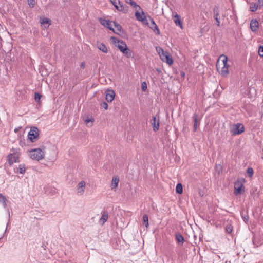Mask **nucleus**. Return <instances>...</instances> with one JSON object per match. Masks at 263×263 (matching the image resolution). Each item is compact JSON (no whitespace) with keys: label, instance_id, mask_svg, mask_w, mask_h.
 I'll list each match as a JSON object with an SVG mask.
<instances>
[{"label":"nucleus","instance_id":"f257e3e1","mask_svg":"<svg viewBox=\"0 0 263 263\" xmlns=\"http://www.w3.org/2000/svg\"><path fill=\"white\" fill-rule=\"evenodd\" d=\"M220 60H221L222 61V67L221 68V71H219V73L222 76L226 77L229 74V65L227 64L228 58L224 54H222L219 57V59L217 61V64L216 65V67L218 70L219 69V67L220 66Z\"/></svg>","mask_w":263,"mask_h":263},{"label":"nucleus","instance_id":"f03ea898","mask_svg":"<svg viewBox=\"0 0 263 263\" xmlns=\"http://www.w3.org/2000/svg\"><path fill=\"white\" fill-rule=\"evenodd\" d=\"M20 148H12L10 150V153L7 156V161L10 165L14 163L19 162V158L21 156Z\"/></svg>","mask_w":263,"mask_h":263},{"label":"nucleus","instance_id":"7ed1b4c3","mask_svg":"<svg viewBox=\"0 0 263 263\" xmlns=\"http://www.w3.org/2000/svg\"><path fill=\"white\" fill-rule=\"evenodd\" d=\"M118 49L127 58L132 56V51L128 48L126 44L124 42L121 40H118L117 44L116 45Z\"/></svg>","mask_w":263,"mask_h":263},{"label":"nucleus","instance_id":"20e7f679","mask_svg":"<svg viewBox=\"0 0 263 263\" xmlns=\"http://www.w3.org/2000/svg\"><path fill=\"white\" fill-rule=\"evenodd\" d=\"M29 156L33 160L39 161L43 158L44 153L40 148H36L28 151Z\"/></svg>","mask_w":263,"mask_h":263},{"label":"nucleus","instance_id":"39448f33","mask_svg":"<svg viewBox=\"0 0 263 263\" xmlns=\"http://www.w3.org/2000/svg\"><path fill=\"white\" fill-rule=\"evenodd\" d=\"M245 130L244 126L241 123L233 124L230 129V133L232 135H237L241 134Z\"/></svg>","mask_w":263,"mask_h":263},{"label":"nucleus","instance_id":"423d86ee","mask_svg":"<svg viewBox=\"0 0 263 263\" xmlns=\"http://www.w3.org/2000/svg\"><path fill=\"white\" fill-rule=\"evenodd\" d=\"M100 23L101 25L104 26V27L109 29L111 30H114V29L112 28V24H114L115 27L118 29L120 30L121 26L118 24H117L116 22H111L109 20H107L104 18H99Z\"/></svg>","mask_w":263,"mask_h":263},{"label":"nucleus","instance_id":"0eeeda50","mask_svg":"<svg viewBox=\"0 0 263 263\" xmlns=\"http://www.w3.org/2000/svg\"><path fill=\"white\" fill-rule=\"evenodd\" d=\"M136 19L140 22H141L146 24H148L147 20L145 13L142 9L137 10L135 14Z\"/></svg>","mask_w":263,"mask_h":263},{"label":"nucleus","instance_id":"6e6552de","mask_svg":"<svg viewBox=\"0 0 263 263\" xmlns=\"http://www.w3.org/2000/svg\"><path fill=\"white\" fill-rule=\"evenodd\" d=\"M39 136L38 129L33 127L31 128L28 134V139L32 142H34Z\"/></svg>","mask_w":263,"mask_h":263},{"label":"nucleus","instance_id":"1a4fd4ad","mask_svg":"<svg viewBox=\"0 0 263 263\" xmlns=\"http://www.w3.org/2000/svg\"><path fill=\"white\" fill-rule=\"evenodd\" d=\"M244 190V187L241 180L238 179L235 183L234 193L235 195L241 194Z\"/></svg>","mask_w":263,"mask_h":263},{"label":"nucleus","instance_id":"9d476101","mask_svg":"<svg viewBox=\"0 0 263 263\" xmlns=\"http://www.w3.org/2000/svg\"><path fill=\"white\" fill-rule=\"evenodd\" d=\"M85 182L83 180L81 181L77 186V194L80 196L83 195L85 192Z\"/></svg>","mask_w":263,"mask_h":263},{"label":"nucleus","instance_id":"9b49d317","mask_svg":"<svg viewBox=\"0 0 263 263\" xmlns=\"http://www.w3.org/2000/svg\"><path fill=\"white\" fill-rule=\"evenodd\" d=\"M150 122L153 126V130L155 132L157 131L159 128V120H157L156 117L153 116Z\"/></svg>","mask_w":263,"mask_h":263},{"label":"nucleus","instance_id":"f8f14e48","mask_svg":"<svg viewBox=\"0 0 263 263\" xmlns=\"http://www.w3.org/2000/svg\"><path fill=\"white\" fill-rule=\"evenodd\" d=\"M115 92L114 90L108 89L106 91V100L107 102H111L115 98Z\"/></svg>","mask_w":263,"mask_h":263},{"label":"nucleus","instance_id":"ddd939ff","mask_svg":"<svg viewBox=\"0 0 263 263\" xmlns=\"http://www.w3.org/2000/svg\"><path fill=\"white\" fill-rule=\"evenodd\" d=\"M250 29L253 32H256L259 27L258 22L256 19H252L250 24Z\"/></svg>","mask_w":263,"mask_h":263},{"label":"nucleus","instance_id":"4468645a","mask_svg":"<svg viewBox=\"0 0 263 263\" xmlns=\"http://www.w3.org/2000/svg\"><path fill=\"white\" fill-rule=\"evenodd\" d=\"M40 22L42 25H44L43 26L44 29H47L49 27V25H50V19L47 18V17H42L40 18Z\"/></svg>","mask_w":263,"mask_h":263},{"label":"nucleus","instance_id":"2eb2a0df","mask_svg":"<svg viewBox=\"0 0 263 263\" xmlns=\"http://www.w3.org/2000/svg\"><path fill=\"white\" fill-rule=\"evenodd\" d=\"M96 46L97 48L102 52L104 53H107L108 52V48L104 44L100 42H97L96 44Z\"/></svg>","mask_w":263,"mask_h":263},{"label":"nucleus","instance_id":"dca6fc26","mask_svg":"<svg viewBox=\"0 0 263 263\" xmlns=\"http://www.w3.org/2000/svg\"><path fill=\"white\" fill-rule=\"evenodd\" d=\"M119 181V179L117 176H114L111 184V189L112 190L116 191V188L118 186Z\"/></svg>","mask_w":263,"mask_h":263},{"label":"nucleus","instance_id":"f3484780","mask_svg":"<svg viewBox=\"0 0 263 263\" xmlns=\"http://www.w3.org/2000/svg\"><path fill=\"white\" fill-rule=\"evenodd\" d=\"M8 200L7 197L3 195L2 194L0 193V204H1L3 207L6 209L7 208V202Z\"/></svg>","mask_w":263,"mask_h":263},{"label":"nucleus","instance_id":"a211bd4d","mask_svg":"<svg viewBox=\"0 0 263 263\" xmlns=\"http://www.w3.org/2000/svg\"><path fill=\"white\" fill-rule=\"evenodd\" d=\"M14 171L15 173L24 174L26 171L25 165L24 164H20L18 167L14 168Z\"/></svg>","mask_w":263,"mask_h":263},{"label":"nucleus","instance_id":"6ab92c4d","mask_svg":"<svg viewBox=\"0 0 263 263\" xmlns=\"http://www.w3.org/2000/svg\"><path fill=\"white\" fill-rule=\"evenodd\" d=\"M174 21L177 26H178L181 29H183L182 23L180 16L177 13L174 15Z\"/></svg>","mask_w":263,"mask_h":263},{"label":"nucleus","instance_id":"aec40b11","mask_svg":"<svg viewBox=\"0 0 263 263\" xmlns=\"http://www.w3.org/2000/svg\"><path fill=\"white\" fill-rule=\"evenodd\" d=\"M108 215L107 211H104L102 214L101 217L100 219V222L102 224H103L108 219Z\"/></svg>","mask_w":263,"mask_h":263},{"label":"nucleus","instance_id":"412c9836","mask_svg":"<svg viewBox=\"0 0 263 263\" xmlns=\"http://www.w3.org/2000/svg\"><path fill=\"white\" fill-rule=\"evenodd\" d=\"M125 2L129 4L131 6L134 8L136 10H141V8L140 6L136 4L135 2L133 0H125Z\"/></svg>","mask_w":263,"mask_h":263},{"label":"nucleus","instance_id":"4be33fe9","mask_svg":"<svg viewBox=\"0 0 263 263\" xmlns=\"http://www.w3.org/2000/svg\"><path fill=\"white\" fill-rule=\"evenodd\" d=\"M198 116L197 114L195 113L193 115L194 119V131L195 132L197 130V127L198 126L197 120H198Z\"/></svg>","mask_w":263,"mask_h":263},{"label":"nucleus","instance_id":"5701e85b","mask_svg":"<svg viewBox=\"0 0 263 263\" xmlns=\"http://www.w3.org/2000/svg\"><path fill=\"white\" fill-rule=\"evenodd\" d=\"M117 10L123 13H126L128 11V8L126 6H124L123 5L120 4Z\"/></svg>","mask_w":263,"mask_h":263},{"label":"nucleus","instance_id":"b1692460","mask_svg":"<svg viewBox=\"0 0 263 263\" xmlns=\"http://www.w3.org/2000/svg\"><path fill=\"white\" fill-rule=\"evenodd\" d=\"M163 62H165L169 65H171L173 63V61L172 59L169 56V55H166V57L164 58L163 60H162Z\"/></svg>","mask_w":263,"mask_h":263},{"label":"nucleus","instance_id":"393cba45","mask_svg":"<svg viewBox=\"0 0 263 263\" xmlns=\"http://www.w3.org/2000/svg\"><path fill=\"white\" fill-rule=\"evenodd\" d=\"M176 192L177 193L181 194L183 192L182 185L181 183H178L176 187Z\"/></svg>","mask_w":263,"mask_h":263},{"label":"nucleus","instance_id":"a878e982","mask_svg":"<svg viewBox=\"0 0 263 263\" xmlns=\"http://www.w3.org/2000/svg\"><path fill=\"white\" fill-rule=\"evenodd\" d=\"M110 2L112 4L116 9H118L119 5L121 4V2L119 0H109Z\"/></svg>","mask_w":263,"mask_h":263},{"label":"nucleus","instance_id":"bb28decb","mask_svg":"<svg viewBox=\"0 0 263 263\" xmlns=\"http://www.w3.org/2000/svg\"><path fill=\"white\" fill-rule=\"evenodd\" d=\"M176 239L179 243H183L184 241L183 237L180 234L176 235Z\"/></svg>","mask_w":263,"mask_h":263},{"label":"nucleus","instance_id":"cd10ccee","mask_svg":"<svg viewBox=\"0 0 263 263\" xmlns=\"http://www.w3.org/2000/svg\"><path fill=\"white\" fill-rule=\"evenodd\" d=\"M143 224L146 227H147L148 226V216L147 215L144 214L143 216Z\"/></svg>","mask_w":263,"mask_h":263},{"label":"nucleus","instance_id":"c85d7f7f","mask_svg":"<svg viewBox=\"0 0 263 263\" xmlns=\"http://www.w3.org/2000/svg\"><path fill=\"white\" fill-rule=\"evenodd\" d=\"M258 6V5H256L255 3H252L250 7V10L252 12H255Z\"/></svg>","mask_w":263,"mask_h":263},{"label":"nucleus","instance_id":"c756f323","mask_svg":"<svg viewBox=\"0 0 263 263\" xmlns=\"http://www.w3.org/2000/svg\"><path fill=\"white\" fill-rule=\"evenodd\" d=\"M233 230V227L231 224H228L226 227V231L228 233H231Z\"/></svg>","mask_w":263,"mask_h":263},{"label":"nucleus","instance_id":"7c9ffc66","mask_svg":"<svg viewBox=\"0 0 263 263\" xmlns=\"http://www.w3.org/2000/svg\"><path fill=\"white\" fill-rule=\"evenodd\" d=\"M148 18L149 21H151V25L149 26V27L152 29L153 28H157V25L155 23V21L153 19H152L151 17H148Z\"/></svg>","mask_w":263,"mask_h":263},{"label":"nucleus","instance_id":"2f4dec72","mask_svg":"<svg viewBox=\"0 0 263 263\" xmlns=\"http://www.w3.org/2000/svg\"><path fill=\"white\" fill-rule=\"evenodd\" d=\"M247 173L249 177H252L253 175V170L252 167H249L247 170Z\"/></svg>","mask_w":263,"mask_h":263},{"label":"nucleus","instance_id":"473e14b6","mask_svg":"<svg viewBox=\"0 0 263 263\" xmlns=\"http://www.w3.org/2000/svg\"><path fill=\"white\" fill-rule=\"evenodd\" d=\"M258 54L261 57H263V46H260L258 49Z\"/></svg>","mask_w":263,"mask_h":263},{"label":"nucleus","instance_id":"72a5a7b5","mask_svg":"<svg viewBox=\"0 0 263 263\" xmlns=\"http://www.w3.org/2000/svg\"><path fill=\"white\" fill-rule=\"evenodd\" d=\"M156 51H157V52L159 53V55H160V54H161L162 53H163L164 52L163 49L160 47H157L156 48Z\"/></svg>","mask_w":263,"mask_h":263},{"label":"nucleus","instance_id":"f704fd0d","mask_svg":"<svg viewBox=\"0 0 263 263\" xmlns=\"http://www.w3.org/2000/svg\"><path fill=\"white\" fill-rule=\"evenodd\" d=\"M28 5L31 8L34 7V6L35 5L34 0H29L28 1Z\"/></svg>","mask_w":263,"mask_h":263},{"label":"nucleus","instance_id":"c9c22d12","mask_svg":"<svg viewBox=\"0 0 263 263\" xmlns=\"http://www.w3.org/2000/svg\"><path fill=\"white\" fill-rule=\"evenodd\" d=\"M101 106L106 110L108 108V104L105 102L101 103Z\"/></svg>","mask_w":263,"mask_h":263},{"label":"nucleus","instance_id":"e433bc0d","mask_svg":"<svg viewBox=\"0 0 263 263\" xmlns=\"http://www.w3.org/2000/svg\"><path fill=\"white\" fill-rule=\"evenodd\" d=\"M141 87H142V89L143 91H144L146 90V89H147V84H146V82H143L142 83Z\"/></svg>","mask_w":263,"mask_h":263},{"label":"nucleus","instance_id":"4c0bfd02","mask_svg":"<svg viewBox=\"0 0 263 263\" xmlns=\"http://www.w3.org/2000/svg\"><path fill=\"white\" fill-rule=\"evenodd\" d=\"M41 98V95L38 93L35 94L34 99L36 101H39Z\"/></svg>","mask_w":263,"mask_h":263},{"label":"nucleus","instance_id":"58836bf2","mask_svg":"<svg viewBox=\"0 0 263 263\" xmlns=\"http://www.w3.org/2000/svg\"><path fill=\"white\" fill-rule=\"evenodd\" d=\"M168 54V53L167 52L164 51L163 53H162L161 54H160V57L162 60L166 57V55H167Z\"/></svg>","mask_w":263,"mask_h":263},{"label":"nucleus","instance_id":"ea45409f","mask_svg":"<svg viewBox=\"0 0 263 263\" xmlns=\"http://www.w3.org/2000/svg\"><path fill=\"white\" fill-rule=\"evenodd\" d=\"M93 121V119L92 118H87L85 120V122L86 123L88 124L89 122H92Z\"/></svg>","mask_w":263,"mask_h":263},{"label":"nucleus","instance_id":"a19ab883","mask_svg":"<svg viewBox=\"0 0 263 263\" xmlns=\"http://www.w3.org/2000/svg\"><path fill=\"white\" fill-rule=\"evenodd\" d=\"M213 13H214V14L218 13H219L218 9V7L217 6H215L214 7V8H213Z\"/></svg>","mask_w":263,"mask_h":263},{"label":"nucleus","instance_id":"79ce46f5","mask_svg":"<svg viewBox=\"0 0 263 263\" xmlns=\"http://www.w3.org/2000/svg\"><path fill=\"white\" fill-rule=\"evenodd\" d=\"M258 5L260 7H263V0H258Z\"/></svg>","mask_w":263,"mask_h":263},{"label":"nucleus","instance_id":"37998d69","mask_svg":"<svg viewBox=\"0 0 263 263\" xmlns=\"http://www.w3.org/2000/svg\"><path fill=\"white\" fill-rule=\"evenodd\" d=\"M154 32H155L157 34H160V31H159V28H158V27L157 26V28H153L152 29Z\"/></svg>","mask_w":263,"mask_h":263},{"label":"nucleus","instance_id":"c03bdc74","mask_svg":"<svg viewBox=\"0 0 263 263\" xmlns=\"http://www.w3.org/2000/svg\"><path fill=\"white\" fill-rule=\"evenodd\" d=\"M215 21H216L217 22V26H220V21L219 20V18H215Z\"/></svg>","mask_w":263,"mask_h":263},{"label":"nucleus","instance_id":"a18cd8bd","mask_svg":"<svg viewBox=\"0 0 263 263\" xmlns=\"http://www.w3.org/2000/svg\"><path fill=\"white\" fill-rule=\"evenodd\" d=\"M80 66L82 68H84L85 67V63L84 62H82L81 65H80Z\"/></svg>","mask_w":263,"mask_h":263},{"label":"nucleus","instance_id":"49530a36","mask_svg":"<svg viewBox=\"0 0 263 263\" xmlns=\"http://www.w3.org/2000/svg\"><path fill=\"white\" fill-rule=\"evenodd\" d=\"M214 18H218L219 13H218L214 14Z\"/></svg>","mask_w":263,"mask_h":263},{"label":"nucleus","instance_id":"de8ad7c7","mask_svg":"<svg viewBox=\"0 0 263 263\" xmlns=\"http://www.w3.org/2000/svg\"><path fill=\"white\" fill-rule=\"evenodd\" d=\"M185 72H184L182 71V72H181V77H185Z\"/></svg>","mask_w":263,"mask_h":263},{"label":"nucleus","instance_id":"09e8293b","mask_svg":"<svg viewBox=\"0 0 263 263\" xmlns=\"http://www.w3.org/2000/svg\"><path fill=\"white\" fill-rule=\"evenodd\" d=\"M248 217H244V221L247 222L248 221Z\"/></svg>","mask_w":263,"mask_h":263},{"label":"nucleus","instance_id":"8fccbe9b","mask_svg":"<svg viewBox=\"0 0 263 263\" xmlns=\"http://www.w3.org/2000/svg\"><path fill=\"white\" fill-rule=\"evenodd\" d=\"M6 230H5L4 233L2 235V236H0V240L2 239L3 238L4 235H5V234L6 233Z\"/></svg>","mask_w":263,"mask_h":263},{"label":"nucleus","instance_id":"3c124183","mask_svg":"<svg viewBox=\"0 0 263 263\" xmlns=\"http://www.w3.org/2000/svg\"><path fill=\"white\" fill-rule=\"evenodd\" d=\"M14 130H15V132H16L17 129H15Z\"/></svg>","mask_w":263,"mask_h":263}]
</instances>
